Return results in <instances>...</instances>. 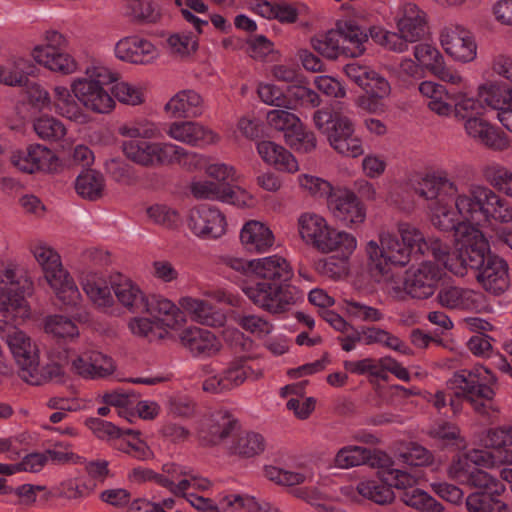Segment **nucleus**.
<instances>
[{"instance_id":"bb28decb","label":"nucleus","mask_w":512,"mask_h":512,"mask_svg":"<svg viewBox=\"0 0 512 512\" xmlns=\"http://www.w3.org/2000/svg\"><path fill=\"white\" fill-rule=\"evenodd\" d=\"M240 243L251 253L263 254L270 251L275 244V235L271 228L262 221L249 220L239 232Z\"/></svg>"},{"instance_id":"dca6fc26","label":"nucleus","mask_w":512,"mask_h":512,"mask_svg":"<svg viewBox=\"0 0 512 512\" xmlns=\"http://www.w3.org/2000/svg\"><path fill=\"white\" fill-rule=\"evenodd\" d=\"M185 224L191 234L200 240H218L228 229L226 215L209 204L191 207L185 215Z\"/></svg>"},{"instance_id":"f03ea898","label":"nucleus","mask_w":512,"mask_h":512,"mask_svg":"<svg viewBox=\"0 0 512 512\" xmlns=\"http://www.w3.org/2000/svg\"><path fill=\"white\" fill-rule=\"evenodd\" d=\"M431 224L440 231H453L457 247L455 262L446 263V269L456 276H464L467 268H477L489 252V242L472 221L471 189L467 193L442 196L428 206Z\"/></svg>"},{"instance_id":"0e129e2a","label":"nucleus","mask_w":512,"mask_h":512,"mask_svg":"<svg viewBox=\"0 0 512 512\" xmlns=\"http://www.w3.org/2000/svg\"><path fill=\"white\" fill-rule=\"evenodd\" d=\"M370 37L379 45L384 48L402 53L408 49L409 40L402 37V34L398 32L387 31L381 27H372L370 29Z\"/></svg>"},{"instance_id":"6ab92c4d","label":"nucleus","mask_w":512,"mask_h":512,"mask_svg":"<svg viewBox=\"0 0 512 512\" xmlns=\"http://www.w3.org/2000/svg\"><path fill=\"white\" fill-rule=\"evenodd\" d=\"M164 130L170 139L194 148L203 149L220 141L217 132L196 121H174L168 123Z\"/></svg>"},{"instance_id":"a19ab883","label":"nucleus","mask_w":512,"mask_h":512,"mask_svg":"<svg viewBox=\"0 0 512 512\" xmlns=\"http://www.w3.org/2000/svg\"><path fill=\"white\" fill-rule=\"evenodd\" d=\"M123 13L134 22L156 23L162 17L160 7L152 0H121Z\"/></svg>"},{"instance_id":"49530a36","label":"nucleus","mask_w":512,"mask_h":512,"mask_svg":"<svg viewBox=\"0 0 512 512\" xmlns=\"http://www.w3.org/2000/svg\"><path fill=\"white\" fill-rule=\"evenodd\" d=\"M43 329L46 334L64 340H73L80 334L75 321L65 315L54 314L44 319Z\"/></svg>"},{"instance_id":"c756f323","label":"nucleus","mask_w":512,"mask_h":512,"mask_svg":"<svg viewBox=\"0 0 512 512\" xmlns=\"http://www.w3.org/2000/svg\"><path fill=\"white\" fill-rule=\"evenodd\" d=\"M176 307L184 316V322L180 326L186 322L185 314L191 320L208 326H222L225 322V316L222 312L215 310L207 301L200 298L188 295L181 296Z\"/></svg>"},{"instance_id":"338daca9","label":"nucleus","mask_w":512,"mask_h":512,"mask_svg":"<svg viewBox=\"0 0 512 512\" xmlns=\"http://www.w3.org/2000/svg\"><path fill=\"white\" fill-rule=\"evenodd\" d=\"M90 379L106 378L116 370L114 360L101 351L89 348Z\"/></svg>"},{"instance_id":"de8ad7c7","label":"nucleus","mask_w":512,"mask_h":512,"mask_svg":"<svg viewBox=\"0 0 512 512\" xmlns=\"http://www.w3.org/2000/svg\"><path fill=\"white\" fill-rule=\"evenodd\" d=\"M104 187V176L95 170L82 172L75 181V189L78 195L89 200L100 198L103 194Z\"/></svg>"},{"instance_id":"ddd939ff","label":"nucleus","mask_w":512,"mask_h":512,"mask_svg":"<svg viewBox=\"0 0 512 512\" xmlns=\"http://www.w3.org/2000/svg\"><path fill=\"white\" fill-rule=\"evenodd\" d=\"M241 289L253 304L272 315L287 313L303 299V293L289 283L256 282Z\"/></svg>"},{"instance_id":"cd10ccee","label":"nucleus","mask_w":512,"mask_h":512,"mask_svg":"<svg viewBox=\"0 0 512 512\" xmlns=\"http://www.w3.org/2000/svg\"><path fill=\"white\" fill-rule=\"evenodd\" d=\"M180 341L197 358L214 356L221 349L220 340L209 330L189 327L180 335Z\"/></svg>"},{"instance_id":"c85d7f7f","label":"nucleus","mask_w":512,"mask_h":512,"mask_svg":"<svg viewBox=\"0 0 512 512\" xmlns=\"http://www.w3.org/2000/svg\"><path fill=\"white\" fill-rule=\"evenodd\" d=\"M252 273L257 278L272 283H289L294 276V270L289 261L279 254L253 259Z\"/></svg>"},{"instance_id":"f3484780","label":"nucleus","mask_w":512,"mask_h":512,"mask_svg":"<svg viewBox=\"0 0 512 512\" xmlns=\"http://www.w3.org/2000/svg\"><path fill=\"white\" fill-rule=\"evenodd\" d=\"M471 200H472V220H476L481 215L486 221L497 224L512 223V207L499 196L491 188L481 185L472 184Z\"/></svg>"},{"instance_id":"2eb2a0df","label":"nucleus","mask_w":512,"mask_h":512,"mask_svg":"<svg viewBox=\"0 0 512 512\" xmlns=\"http://www.w3.org/2000/svg\"><path fill=\"white\" fill-rule=\"evenodd\" d=\"M268 125L283 132L285 142L300 153H310L317 146V139L313 132L306 131L300 118L283 109H273L266 116Z\"/></svg>"},{"instance_id":"a18cd8bd","label":"nucleus","mask_w":512,"mask_h":512,"mask_svg":"<svg viewBox=\"0 0 512 512\" xmlns=\"http://www.w3.org/2000/svg\"><path fill=\"white\" fill-rule=\"evenodd\" d=\"M114 446L119 451L138 460H146L153 455L146 442L140 438V432L133 429H124L122 438Z\"/></svg>"},{"instance_id":"5701e85b","label":"nucleus","mask_w":512,"mask_h":512,"mask_svg":"<svg viewBox=\"0 0 512 512\" xmlns=\"http://www.w3.org/2000/svg\"><path fill=\"white\" fill-rule=\"evenodd\" d=\"M444 51L455 61L467 63L476 58L477 46L469 31L459 25L442 29L439 37Z\"/></svg>"},{"instance_id":"bf43d9fd","label":"nucleus","mask_w":512,"mask_h":512,"mask_svg":"<svg viewBox=\"0 0 512 512\" xmlns=\"http://www.w3.org/2000/svg\"><path fill=\"white\" fill-rule=\"evenodd\" d=\"M414 58L421 67L432 74L440 68V65L445 61L444 56L439 49L429 43H420L414 47Z\"/></svg>"},{"instance_id":"8fccbe9b","label":"nucleus","mask_w":512,"mask_h":512,"mask_svg":"<svg viewBox=\"0 0 512 512\" xmlns=\"http://www.w3.org/2000/svg\"><path fill=\"white\" fill-rule=\"evenodd\" d=\"M148 220L168 230L178 227L180 214L178 210L165 203H155L146 208Z\"/></svg>"},{"instance_id":"20e7f679","label":"nucleus","mask_w":512,"mask_h":512,"mask_svg":"<svg viewBox=\"0 0 512 512\" xmlns=\"http://www.w3.org/2000/svg\"><path fill=\"white\" fill-rule=\"evenodd\" d=\"M114 80L113 73L103 65H90L84 75L74 77L69 87L56 89L57 107L62 118L77 125L91 122L89 112L105 115L111 113L116 102L106 85Z\"/></svg>"},{"instance_id":"c9c22d12","label":"nucleus","mask_w":512,"mask_h":512,"mask_svg":"<svg viewBox=\"0 0 512 512\" xmlns=\"http://www.w3.org/2000/svg\"><path fill=\"white\" fill-rule=\"evenodd\" d=\"M418 91L433 113L441 117H450L454 114V104L450 102L449 91L444 85L425 80L418 85Z\"/></svg>"},{"instance_id":"603ef678","label":"nucleus","mask_w":512,"mask_h":512,"mask_svg":"<svg viewBox=\"0 0 512 512\" xmlns=\"http://www.w3.org/2000/svg\"><path fill=\"white\" fill-rule=\"evenodd\" d=\"M467 453L469 455V459L472 460L477 468H494L499 465H512V450L510 449H503V451L495 452L473 449Z\"/></svg>"},{"instance_id":"4d7b16f0","label":"nucleus","mask_w":512,"mask_h":512,"mask_svg":"<svg viewBox=\"0 0 512 512\" xmlns=\"http://www.w3.org/2000/svg\"><path fill=\"white\" fill-rule=\"evenodd\" d=\"M370 458V450L355 445L341 448L335 455L334 464L340 469H349L365 464Z\"/></svg>"},{"instance_id":"1a4fd4ad","label":"nucleus","mask_w":512,"mask_h":512,"mask_svg":"<svg viewBox=\"0 0 512 512\" xmlns=\"http://www.w3.org/2000/svg\"><path fill=\"white\" fill-rule=\"evenodd\" d=\"M28 250L56 298L65 306H77L82 299L80 291L70 273L64 268L59 253L43 240L32 241Z\"/></svg>"},{"instance_id":"864d4df0","label":"nucleus","mask_w":512,"mask_h":512,"mask_svg":"<svg viewBox=\"0 0 512 512\" xmlns=\"http://www.w3.org/2000/svg\"><path fill=\"white\" fill-rule=\"evenodd\" d=\"M65 378L64 368L55 362L47 363L40 368L37 364L33 370H28L22 379L31 385H41L48 381L62 382Z\"/></svg>"},{"instance_id":"9b49d317","label":"nucleus","mask_w":512,"mask_h":512,"mask_svg":"<svg viewBox=\"0 0 512 512\" xmlns=\"http://www.w3.org/2000/svg\"><path fill=\"white\" fill-rule=\"evenodd\" d=\"M315 127L327 137L330 147L339 155L358 158L364 155L362 139L355 134L353 122L346 116L333 115L326 109L313 114Z\"/></svg>"},{"instance_id":"ea45409f","label":"nucleus","mask_w":512,"mask_h":512,"mask_svg":"<svg viewBox=\"0 0 512 512\" xmlns=\"http://www.w3.org/2000/svg\"><path fill=\"white\" fill-rule=\"evenodd\" d=\"M337 32L341 36L342 55L355 58L364 53L368 35L359 26L345 21L337 25Z\"/></svg>"},{"instance_id":"5fc2aeb1","label":"nucleus","mask_w":512,"mask_h":512,"mask_svg":"<svg viewBox=\"0 0 512 512\" xmlns=\"http://www.w3.org/2000/svg\"><path fill=\"white\" fill-rule=\"evenodd\" d=\"M65 88L63 84H56L52 87L51 93L40 84L32 83L28 89V97L33 105L39 109H49L62 117V112L57 107L56 89Z\"/></svg>"},{"instance_id":"37998d69","label":"nucleus","mask_w":512,"mask_h":512,"mask_svg":"<svg viewBox=\"0 0 512 512\" xmlns=\"http://www.w3.org/2000/svg\"><path fill=\"white\" fill-rule=\"evenodd\" d=\"M36 135L48 142H57L62 140L67 134L66 125L58 118L43 114L36 117L32 123Z\"/></svg>"},{"instance_id":"58836bf2","label":"nucleus","mask_w":512,"mask_h":512,"mask_svg":"<svg viewBox=\"0 0 512 512\" xmlns=\"http://www.w3.org/2000/svg\"><path fill=\"white\" fill-rule=\"evenodd\" d=\"M82 287L89 299L99 308L108 310L114 304L110 279L97 273H89L82 279Z\"/></svg>"},{"instance_id":"e433bc0d","label":"nucleus","mask_w":512,"mask_h":512,"mask_svg":"<svg viewBox=\"0 0 512 512\" xmlns=\"http://www.w3.org/2000/svg\"><path fill=\"white\" fill-rule=\"evenodd\" d=\"M478 97L483 104L492 108L497 112V120L499 121V115L501 111L508 110L512 107V87L507 84L491 81L479 85Z\"/></svg>"},{"instance_id":"4468645a","label":"nucleus","mask_w":512,"mask_h":512,"mask_svg":"<svg viewBox=\"0 0 512 512\" xmlns=\"http://www.w3.org/2000/svg\"><path fill=\"white\" fill-rule=\"evenodd\" d=\"M495 382L496 378L489 369L476 365L472 369L456 372L447 385L456 397L470 402L476 411H481L484 401L494 397L492 385Z\"/></svg>"},{"instance_id":"052dcab7","label":"nucleus","mask_w":512,"mask_h":512,"mask_svg":"<svg viewBox=\"0 0 512 512\" xmlns=\"http://www.w3.org/2000/svg\"><path fill=\"white\" fill-rule=\"evenodd\" d=\"M341 36L335 30H330L327 33L319 34L312 38V47L321 55L327 58H337L342 55V47L340 44Z\"/></svg>"},{"instance_id":"3c124183","label":"nucleus","mask_w":512,"mask_h":512,"mask_svg":"<svg viewBox=\"0 0 512 512\" xmlns=\"http://www.w3.org/2000/svg\"><path fill=\"white\" fill-rule=\"evenodd\" d=\"M29 61L24 57H14L5 65L0 64V84L17 87L27 82L25 67Z\"/></svg>"},{"instance_id":"0eeeda50","label":"nucleus","mask_w":512,"mask_h":512,"mask_svg":"<svg viewBox=\"0 0 512 512\" xmlns=\"http://www.w3.org/2000/svg\"><path fill=\"white\" fill-rule=\"evenodd\" d=\"M126 140L122 151L127 159L146 168L178 164L188 170L198 167L202 156L172 142Z\"/></svg>"},{"instance_id":"423d86ee","label":"nucleus","mask_w":512,"mask_h":512,"mask_svg":"<svg viewBox=\"0 0 512 512\" xmlns=\"http://www.w3.org/2000/svg\"><path fill=\"white\" fill-rule=\"evenodd\" d=\"M110 285L119 303L131 312L144 310L149 315L157 316L169 328H179L184 322V316L174 302L160 295L146 299L138 285L128 277L112 275Z\"/></svg>"},{"instance_id":"f257e3e1","label":"nucleus","mask_w":512,"mask_h":512,"mask_svg":"<svg viewBox=\"0 0 512 512\" xmlns=\"http://www.w3.org/2000/svg\"><path fill=\"white\" fill-rule=\"evenodd\" d=\"M34 291V280L28 268L16 261L6 262L0 268V313L6 320L0 321V338L6 343L21 377L40 364V344L28 332L9 322H26L32 316L26 299Z\"/></svg>"},{"instance_id":"9d476101","label":"nucleus","mask_w":512,"mask_h":512,"mask_svg":"<svg viewBox=\"0 0 512 512\" xmlns=\"http://www.w3.org/2000/svg\"><path fill=\"white\" fill-rule=\"evenodd\" d=\"M377 475L379 481L362 480L357 484V490L361 497L380 505L389 504L394 500L393 488L413 487L421 477L416 471L411 472L397 468L388 458H380Z\"/></svg>"},{"instance_id":"f704fd0d","label":"nucleus","mask_w":512,"mask_h":512,"mask_svg":"<svg viewBox=\"0 0 512 512\" xmlns=\"http://www.w3.org/2000/svg\"><path fill=\"white\" fill-rule=\"evenodd\" d=\"M249 9L265 19L277 20L282 24L294 23L299 14L298 8L285 0H251Z\"/></svg>"},{"instance_id":"b1692460","label":"nucleus","mask_w":512,"mask_h":512,"mask_svg":"<svg viewBox=\"0 0 512 512\" xmlns=\"http://www.w3.org/2000/svg\"><path fill=\"white\" fill-rule=\"evenodd\" d=\"M361 88L365 94L356 99L355 105L372 114L384 113V100L389 98L392 92L389 81L372 69L364 83H361Z\"/></svg>"},{"instance_id":"c03bdc74","label":"nucleus","mask_w":512,"mask_h":512,"mask_svg":"<svg viewBox=\"0 0 512 512\" xmlns=\"http://www.w3.org/2000/svg\"><path fill=\"white\" fill-rule=\"evenodd\" d=\"M482 175L494 189L512 198V170L500 163L492 162L483 166Z\"/></svg>"},{"instance_id":"4c0bfd02","label":"nucleus","mask_w":512,"mask_h":512,"mask_svg":"<svg viewBox=\"0 0 512 512\" xmlns=\"http://www.w3.org/2000/svg\"><path fill=\"white\" fill-rule=\"evenodd\" d=\"M236 419L227 410H216L205 420L202 428V437L211 444H217L228 437L234 430Z\"/></svg>"},{"instance_id":"680f3d73","label":"nucleus","mask_w":512,"mask_h":512,"mask_svg":"<svg viewBox=\"0 0 512 512\" xmlns=\"http://www.w3.org/2000/svg\"><path fill=\"white\" fill-rule=\"evenodd\" d=\"M32 166L33 173H52L59 169L60 159L50 148L41 144H33Z\"/></svg>"},{"instance_id":"774afa93","label":"nucleus","mask_w":512,"mask_h":512,"mask_svg":"<svg viewBox=\"0 0 512 512\" xmlns=\"http://www.w3.org/2000/svg\"><path fill=\"white\" fill-rule=\"evenodd\" d=\"M496 496L488 493H472L466 499L467 509L469 512H502L506 505Z\"/></svg>"},{"instance_id":"2f4dec72","label":"nucleus","mask_w":512,"mask_h":512,"mask_svg":"<svg viewBox=\"0 0 512 512\" xmlns=\"http://www.w3.org/2000/svg\"><path fill=\"white\" fill-rule=\"evenodd\" d=\"M416 193L425 200L434 202L442 196L458 193V185L444 170L425 173L416 187Z\"/></svg>"},{"instance_id":"69168bd1","label":"nucleus","mask_w":512,"mask_h":512,"mask_svg":"<svg viewBox=\"0 0 512 512\" xmlns=\"http://www.w3.org/2000/svg\"><path fill=\"white\" fill-rule=\"evenodd\" d=\"M84 423L93 435L102 441H113L115 444L123 436L124 429L117 427L109 421L91 417L87 418Z\"/></svg>"},{"instance_id":"e2e57ef3","label":"nucleus","mask_w":512,"mask_h":512,"mask_svg":"<svg viewBox=\"0 0 512 512\" xmlns=\"http://www.w3.org/2000/svg\"><path fill=\"white\" fill-rule=\"evenodd\" d=\"M114 100L125 105L136 106L144 102V88L139 84L120 81L113 85L112 94Z\"/></svg>"},{"instance_id":"473e14b6","label":"nucleus","mask_w":512,"mask_h":512,"mask_svg":"<svg viewBox=\"0 0 512 512\" xmlns=\"http://www.w3.org/2000/svg\"><path fill=\"white\" fill-rule=\"evenodd\" d=\"M256 150L264 163L281 172L294 174L299 170V164L294 155L274 141H258Z\"/></svg>"},{"instance_id":"a878e982","label":"nucleus","mask_w":512,"mask_h":512,"mask_svg":"<svg viewBox=\"0 0 512 512\" xmlns=\"http://www.w3.org/2000/svg\"><path fill=\"white\" fill-rule=\"evenodd\" d=\"M487 255V253L485 254ZM482 268L477 280L483 288L495 295L503 293L509 286L508 264L499 256H484L483 263L476 269Z\"/></svg>"},{"instance_id":"a211bd4d","label":"nucleus","mask_w":512,"mask_h":512,"mask_svg":"<svg viewBox=\"0 0 512 512\" xmlns=\"http://www.w3.org/2000/svg\"><path fill=\"white\" fill-rule=\"evenodd\" d=\"M330 214L348 228L362 225L367 217V208L359 196L348 188L337 189L327 201Z\"/></svg>"},{"instance_id":"7c9ffc66","label":"nucleus","mask_w":512,"mask_h":512,"mask_svg":"<svg viewBox=\"0 0 512 512\" xmlns=\"http://www.w3.org/2000/svg\"><path fill=\"white\" fill-rule=\"evenodd\" d=\"M397 30L410 43L420 40L425 34V13L413 3H403L395 14Z\"/></svg>"},{"instance_id":"6e6552de","label":"nucleus","mask_w":512,"mask_h":512,"mask_svg":"<svg viewBox=\"0 0 512 512\" xmlns=\"http://www.w3.org/2000/svg\"><path fill=\"white\" fill-rule=\"evenodd\" d=\"M300 238L322 253L336 252L347 260L356 250L358 241L347 231L331 226L325 217L315 212L301 213L297 219Z\"/></svg>"},{"instance_id":"6e6d98bb","label":"nucleus","mask_w":512,"mask_h":512,"mask_svg":"<svg viewBox=\"0 0 512 512\" xmlns=\"http://www.w3.org/2000/svg\"><path fill=\"white\" fill-rule=\"evenodd\" d=\"M118 133L129 140L155 139L161 134L157 124L148 120L124 123L118 128Z\"/></svg>"},{"instance_id":"13d9d810","label":"nucleus","mask_w":512,"mask_h":512,"mask_svg":"<svg viewBox=\"0 0 512 512\" xmlns=\"http://www.w3.org/2000/svg\"><path fill=\"white\" fill-rule=\"evenodd\" d=\"M298 185L310 196L318 199L325 198L327 201L335 191L329 181L311 174L299 175Z\"/></svg>"},{"instance_id":"39448f33","label":"nucleus","mask_w":512,"mask_h":512,"mask_svg":"<svg viewBox=\"0 0 512 512\" xmlns=\"http://www.w3.org/2000/svg\"><path fill=\"white\" fill-rule=\"evenodd\" d=\"M486 106L480 99L465 92L455 96L454 116L463 122V128L468 138L494 151H504L510 148L509 136L486 118Z\"/></svg>"},{"instance_id":"09e8293b","label":"nucleus","mask_w":512,"mask_h":512,"mask_svg":"<svg viewBox=\"0 0 512 512\" xmlns=\"http://www.w3.org/2000/svg\"><path fill=\"white\" fill-rule=\"evenodd\" d=\"M266 448L264 437L253 431L240 434L231 445L230 453L242 458H251L261 454Z\"/></svg>"},{"instance_id":"4be33fe9","label":"nucleus","mask_w":512,"mask_h":512,"mask_svg":"<svg viewBox=\"0 0 512 512\" xmlns=\"http://www.w3.org/2000/svg\"><path fill=\"white\" fill-rule=\"evenodd\" d=\"M441 279L439 268L433 263L426 261L417 268L409 269L406 272L403 288L406 294L415 299H428L437 288Z\"/></svg>"},{"instance_id":"412c9836","label":"nucleus","mask_w":512,"mask_h":512,"mask_svg":"<svg viewBox=\"0 0 512 512\" xmlns=\"http://www.w3.org/2000/svg\"><path fill=\"white\" fill-rule=\"evenodd\" d=\"M206 378L203 390L219 394L230 391L245 382L252 369L243 360L231 362L221 373H213L210 367L204 368Z\"/></svg>"},{"instance_id":"72a5a7b5","label":"nucleus","mask_w":512,"mask_h":512,"mask_svg":"<svg viewBox=\"0 0 512 512\" xmlns=\"http://www.w3.org/2000/svg\"><path fill=\"white\" fill-rule=\"evenodd\" d=\"M164 109L173 118H195L203 113L204 103L199 93L187 89L172 96Z\"/></svg>"},{"instance_id":"aec40b11","label":"nucleus","mask_w":512,"mask_h":512,"mask_svg":"<svg viewBox=\"0 0 512 512\" xmlns=\"http://www.w3.org/2000/svg\"><path fill=\"white\" fill-rule=\"evenodd\" d=\"M437 303L449 310L482 312L487 308L486 298L480 291L456 285L442 286L436 296Z\"/></svg>"},{"instance_id":"393cba45","label":"nucleus","mask_w":512,"mask_h":512,"mask_svg":"<svg viewBox=\"0 0 512 512\" xmlns=\"http://www.w3.org/2000/svg\"><path fill=\"white\" fill-rule=\"evenodd\" d=\"M114 55L123 62L147 65L158 58L159 52L151 41L138 35H129L115 43Z\"/></svg>"},{"instance_id":"79ce46f5","label":"nucleus","mask_w":512,"mask_h":512,"mask_svg":"<svg viewBox=\"0 0 512 512\" xmlns=\"http://www.w3.org/2000/svg\"><path fill=\"white\" fill-rule=\"evenodd\" d=\"M190 468L167 463L163 466V473L158 475V484L166 487L174 495H184L189 490L187 477Z\"/></svg>"},{"instance_id":"f8f14e48","label":"nucleus","mask_w":512,"mask_h":512,"mask_svg":"<svg viewBox=\"0 0 512 512\" xmlns=\"http://www.w3.org/2000/svg\"><path fill=\"white\" fill-rule=\"evenodd\" d=\"M67 39L57 30H46L42 42L30 50L32 60L44 69L62 76H69L79 71V63L66 51Z\"/></svg>"},{"instance_id":"7ed1b4c3","label":"nucleus","mask_w":512,"mask_h":512,"mask_svg":"<svg viewBox=\"0 0 512 512\" xmlns=\"http://www.w3.org/2000/svg\"><path fill=\"white\" fill-rule=\"evenodd\" d=\"M369 267L375 273L388 278L395 267L407 266L412 256H432L442 263L455 262L450 255V246L439 237L427 236L417 225L398 222L396 234L387 230L378 233V240L365 245Z\"/></svg>"}]
</instances>
